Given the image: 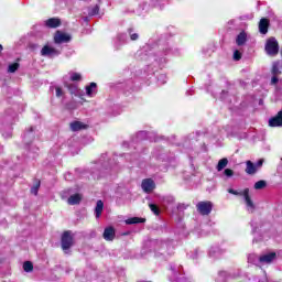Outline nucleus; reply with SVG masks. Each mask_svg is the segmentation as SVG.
Returning <instances> with one entry per match:
<instances>
[{"instance_id": "23", "label": "nucleus", "mask_w": 282, "mask_h": 282, "mask_svg": "<svg viewBox=\"0 0 282 282\" xmlns=\"http://www.w3.org/2000/svg\"><path fill=\"white\" fill-rule=\"evenodd\" d=\"M268 28H270V20L262 18L259 22L260 34H268Z\"/></svg>"}, {"instance_id": "61", "label": "nucleus", "mask_w": 282, "mask_h": 282, "mask_svg": "<svg viewBox=\"0 0 282 282\" xmlns=\"http://www.w3.org/2000/svg\"><path fill=\"white\" fill-rule=\"evenodd\" d=\"M200 237H206V232H200Z\"/></svg>"}, {"instance_id": "57", "label": "nucleus", "mask_w": 282, "mask_h": 282, "mask_svg": "<svg viewBox=\"0 0 282 282\" xmlns=\"http://www.w3.org/2000/svg\"><path fill=\"white\" fill-rule=\"evenodd\" d=\"M207 91H210L212 96H214V98H217V93L215 91V89L207 88Z\"/></svg>"}, {"instance_id": "10", "label": "nucleus", "mask_w": 282, "mask_h": 282, "mask_svg": "<svg viewBox=\"0 0 282 282\" xmlns=\"http://www.w3.org/2000/svg\"><path fill=\"white\" fill-rule=\"evenodd\" d=\"M265 52L269 56H276L279 54V42L274 37H270L265 44Z\"/></svg>"}, {"instance_id": "45", "label": "nucleus", "mask_w": 282, "mask_h": 282, "mask_svg": "<svg viewBox=\"0 0 282 282\" xmlns=\"http://www.w3.org/2000/svg\"><path fill=\"white\" fill-rule=\"evenodd\" d=\"M228 193H230V195H236L238 197H243V191L239 192V191H236V189H232V188H228Z\"/></svg>"}, {"instance_id": "2", "label": "nucleus", "mask_w": 282, "mask_h": 282, "mask_svg": "<svg viewBox=\"0 0 282 282\" xmlns=\"http://www.w3.org/2000/svg\"><path fill=\"white\" fill-rule=\"evenodd\" d=\"M117 158V155H113L112 159H109L108 154H102L96 163L94 171L91 172L94 180H100V177H105V173L113 171V169H116Z\"/></svg>"}, {"instance_id": "14", "label": "nucleus", "mask_w": 282, "mask_h": 282, "mask_svg": "<svg viewBox=\"0 0 282 282\" xmlns=\"http://www.w3.org/2000/svg\"><path fill=\"white\" fill-rule=\"evenodd\" d=\"M282 72V63L281 62H274L272 66V78H271V85H276L279 83V74Z\"/></svg>"}, {"instance_id": "44", "label": "nucleus", "mask_w": 282, "mask_h": 282, "mask_svg": "<svg viewBox=\"0 0 282 282\" xmlns=\"http://www.w3.org/2000/svg\"><path fill=\"white\" fill-rule=\"evenodd\" d=\"M166 80H167V77L165 74H161L158 76V83H160V85H166Z\"/></svg>"}, {"instance_id": "47", "label": "nucleus", "mask_w": 282, "mask_h": 282, "mask_svg": "<svg viewBox=\"0 0 282 282\" xmlns=\"http://www.w3.org/2000/svg\"><path fill=\"white\" fill-rule=\"evenodd\" d=\"M39 188H41V182H39L36 185H34V186L31 188L32 195H39Z\"/></svg>"}, {"instance_id": "55", "label": "nucleus", "mask_w": 282, "mask_h": 282, "mask_svg": "<svg viewBox=\"0 0 282 282\" xmlns=\"http://www.w3.org/2000/svg\"><path fill=\"white\" fill-rule=\"evenodd\" d=\"M64 178L66 180V182H72V173H66L65 175H64Z\"/></svg>"}, {"instance_id": "49", "label": "nucleus", "mask_w": 282, "mask_h": 282, "mask_svg": "<svg viewBox=\"0 0 282 282\" xmlns=\"http://www.w3.org/2000/svg\"><path fill=\"white\" fill-rule=\"evenodd\" d=\"M229 30H237V20H230L228 22Z\"/></svg>"}, {"instance_id": "21", "label": "nucleus", "mask_w": 282, "mask_h": 282, "mask_svg": "<svg viewBox=\"0 0 282 282\" xmlns=\"http://www.w3.org/2000/svg\"><path fill=\"white\" fill-rule=\"evenodd\" d=\"M44 25L50 29L61 28V19L58 18H50L44 21Z\"/></svg>"}, {"instance_id": "48", "label": "nucleus", "mask_w": 282, "mask_h": 282, "mask_svg": "<svg viewBox=\"0 0 282 282\" xmlns=\"http://www.w3.org/2000/svg\"><path fill=\"white\" fill-rule=\"evenodd\" d=\"M150 210H152V213H154L155 215H160V208H158V205L155 204H150Z\"/></svg>"}, {"instance_id": "11", "label": "nucleus", "mask_w": 282, "mask_h": 282, "mask_svg": "<svg viewBox=\"0 0 282 282\" xmlns=\"http://www.w3.org/2000/svg\"><path fill=\"white\" fill-rule=\"evenodd\" d=\"M142 140H151V132L148 131H139L137 134L132 138V144H137L134 149H142Z\"/></svg>"}, {"instance_id": "41", "label": "nucleus", "mask_w": 282, "mask_h": 282, "mask_svg": "<svg viewBox=\"0 0 282 282\" xmlns=\"http://www.w3.org/2000/svg\"><path fill=\"white\" fill-rule=\"evenodd\" d=\"M23 270L24 272H32V270H34V264H32L31 261H25L23 263Z\"/></svg>"}, {"instance_id": "51", "label": "nucleus", "mask_w": 282, "mask_h": 282, "mask_svg": "<svg viewBox=\"0 0 282 282\" xmlns=\"http://www.w3.org/2000/svg\"><path fill=\"white\" fill-rule=\"evenodd\" d=\"M224 174L226 175V177H232V175H235V172L230 169H226L224 171Z\"/></svg>"}, {"instance_id": "50", "label": "nucleus", "mask_w": 282, "mask_h": 282, "mask_svg": "<svg viewBox=\"0 0 282 282\" xmlns=\"http://www.w3.org/2000/svg\"><path fill=\"white\" fill-rule=\"evenodd\" d=\"M234 61H241V52L239 50L234 52Z\"/></svg>"}, {"instance_id": "60", "label": "nucleus", "mask_w": 282, "mask_h": 282, "mask_svg": "<svg viewBox=\"0 0 282 282\" xmlns=\"http://www.w3.org/2000/svg\"><path fill=\"white\" fill-rule=\"evenodd\" d=\"M3 52V45L0 44V54Z\"/></svg>"}, {"instance_id": "34", "label": "nucleus", "mask_w": 282, "mask_h": 282, "mask_svg": "<svg viewBox=\"0 0 282 282\" xmlns=\"http://www.w3.org/2000/svg\"><path fill=\"white\" fill-rule=\"evenodd\" d=\"M144 221H147V219L140 218V217H132V218H128L126 220V224L128 226H132L133 224H144Z\"/></svg>"}, {"instance_id": "39", "label": "nucleus", "mask_w": 282, "mask_h": 282, "mask_svg": "<svg viewBox=\"0 0 282 282\" xmlns=\"http://www.w3.org/2000/svg\"><path fill=\"white\" fill-rule=\"evenodd\" d=\"M124 158L128 162H135V160H138V158H140V153L134 152L132 154H124Z\"/></svg>"}, {"instance_id": "31", "label": "nucleus", "mask_w": 282, "mask_h": 282, "mask_svg": "<svg viewBox=\"0 0 282 282\" xmlns=\"http://www.w3.org/2000/svg\"><path fill=\"white\" fill-rule=\"evenodd\" d=\"M87 124L80 122V121H74L70 123V129L73 131H83V129H86Z\"/></svg>"}, {"instance_id": "16", "label": "nucleus", "mask_w": 282, "mask_h": 282, "mask_svg": "<svg viewBox=\"0 0 282 282\" xmlns=\"http://www.w3.org/2000/svg\"><path fill=\"white\" fill-rule=\"evenodd\" d=\"M141 188L144 193H153L155 189V182L153 178H144L141 183Z\"/></svg>"}, {"instance_id": "62", "label": "nucleus", "mask_w": 282, "mask_h": 282, "mask_svg": "<svg viewBox=\"0 0 282 282\" xmlns=\"http://www.w3.org/2000/svg\"><path fill=\"white\" fill-rule=\"evenodd\" d=\"M107 6H111V2H107Z\"/></svg>"}, {"instance_id": "26", "label": "nucleus", "mask_w": 282, "mask_h": 282, "mask_svg": "<svg viewBox=\"0 0 282 282\" xmlns=\"http://www.w3.org/2000/svg\"><path fill=\"white\" fill-rule=\"evenodd\" d=\"M246 164H247V167H246L247 175H254L259 171L257 169V165H254L252 161H247Z\"/></svg>"}, {"instance_id": "22", "label": "nucleus", "mask_w": 282, "mask_h": 282, "mask_svg": "<svg viewBox=\"0 0 282 282\" xmlns=\"http://www.w3.org/2000/svg\"><path fill=\"white\" fill-rule=\"evenodd\" d=\"M17 117V113H13L11 116H8L7 117V121L9 122V126H8V131H2V135L3 138H12V120H14V118Z\"/></svg>"}, {"instance_id": "53", "label": "nucleus", "mask_w": 282, "mask_h": 282, "mask_svg": "<svg viewBox=\"0 0 282 282\" xmlns=\"http://www.w3.org/2000/svg\"><path fill=\"white\" fill-rule=\"evenodd\" d=\"M263 162H265L263 159L258 160L257 163H254L256 169H261V166H263Z\"/></svg>"}, {"instance_id": "64", "label": "nucleus", "mask_w": 282, "mask_h": 282, "mask_svg": "<svg viewBox=\"0 0 282 282\" xmlns=\"http://www.w3.org/2000/svg\"><path fill=\"white\" fill-rule=\"evenodd\" d=\"M70 109H74V107H70Z\"/></svg>"}, {"instance_id": "58", "label": "nucleus", "mask_w": 282, "mask_h": 282, "mask_svg": "<svg viewBox=\"0 0 282 282\" xmlns=\"http://www.w3.org/2000/svg\"><path fill=\"white\" fill-rule=\"evenodd\" d=\"M193 259H199V250H197V249L195 250Z\"/></svg>"}, {"instance_id": "42", "label": "nucleus", "mask_w": 282, "mask_h": 282, "mask_svg": "<svg viewBox=\"0 0 282 282\" xmlns=\"http://www.w3.org/2000/svg\"><path fill=\"white\" fill-rule=\"evenodd\" d=\"M55 96L56 98H62V96H65V91H63V88H61V86H55Z\"/></svg>"}, {"instance_id": "9", "label": "nucleus", "mask_w": 282, "mask_h": 282, "mask_svg": "<svg viewBox=\"0 0 282 282\" xmlns=\"http://www.w3.org/2000/svg\"><path fill=\"white\" fill-rule=\"evenodd\" d=\"M196 210L203 216L210 215L213 213V203L210 200L198 202L196 204Z\"/></svg>"}, {"instance_id": "4", "label": "nucleus", "mask_w": 282, "mask_h": 282, "mask_svg": "<svg viewBox=\"0 0 282 282\" xmlns=\"http://www.w3.org/2000/svg\"><path fill=\"white\" fill-rule=\"evenodd\" d=\"M140 39V33L134 28H128L126 32L117 34L113 40V50L119 52L122 50L123 45H127L130 41H138Z\"/></svg>"}, {"instance_id": "46", "label": "nucleus", "mask_w": 282, "mask_h": 282, "mask_svg": "<svg viewBox=\"0 0 282 282\" xmlns=\"http://www.w3.org/2000/svg\"><path fill=\"white\" fill-rule=\"evenodd\" d=\"M80 74H78V73H72L70 74V80L73 82V83H76V82H78V80H80Z\"/></svg>"}, {"instance_id": "40", "label": "nucleus", "mask_w": 282, "mask_h": 282, "mask_svg": "<svg viewBox=\"0 0 282 282\" xmlns=\"http://www.w3.org/2000/svg\"><path fill=\"white\" fill-rule=\"evenodd\" d=\"M21 65L19 64V63H12V64H9V66H8V73L9 74H14L18 69H19V67H20Z\"/></svg>"}, {"instance_id": "29", "label": "nucleus", "mask_w": 282, "mask_h": 282, "mask_svg": "<svg viewBox=\"0 0 282 282\" xmlns=\"http://www.w3.org/2000/svg\"><path fill=\"white\" fill-rule=\"evenodd\" d=\"M105 208V203L102 200H97L96 207H95V217L96 219H99L100 215H102V210Z\"/></svg>"}, {"instance_id": "8", "label": "nucleus", "mask_w": 282, "mask_h": 282, "mask_svg": "<svg viewBox=\"0 0 282 282\" xmlns=\"http://www.w3.org/2000/svg\"><path fill=\"white\" fill-rule=\"evenodd\" d=\"M170 270L172 272V276L170 278L171 282H187L188 279L182 276V265L171 264Z\"/></svg>"}, {"instance_id": "15", "label": "nucleus", "mask_w": 282, "mask_h": 282, "mask_svg": "<svg viewBox=\"0 0 282 282\" xmlns=\"http://www.w3.org/2000/svg\"><path fill=\"white\" fill-rule=\"evenodd\" d=\"M69 41H72V35H69L67 33H63L61 31H57L54 36V42L57 45H61V43H69Z\"/></svg>"}, {"instance_id": "36", "label": "nucleus", "mask_w": 282, "mask_h": 282, "mask_svg": "<svg viewBox=\"0 0 282 282\" xmlns=\"http://www.w3.org/2000/svg\"><path fill=\"white\" fill-rule=\"evenodd\" d=\"M229 274V280L230 279H239L241 276V269H234L230 271H227Z\"/></svg>"}, {"instance_id": "25", "label": "nucleus", "mask_w": 282, "mask_h": 282, "mask_svg": "<svg viewBox=\"0 0 282 282\" xmlns=\"http://www.w3.org/2000/svg\"><path fill=\"white\" fill-rule=\"evenodd\" d=\"M65 87L68 89L72 96H80V89L78 88L77 84L74 83H65Z\"/></svg>"}, {"instance_id": "33", "label": "nucleus", "mask_w": 282, "mask_h": 282, "mask_svg": "<svg viewBox=\"0 0 282 282\" xmlns=\"http://www.w3.org/2000/svg\"><path fill=\"white\" fill-rule=\"evenodd\" d=\"M166 1L169 0H150V3L152 8H159V10H162V8L166 6Z\"/></svg>"}, {"instance_id": "56", "label": "nucleus", "mask_w": 282, "mask_h": 282, "mask_svg": "<svg viewBox=\"0 0 282 282\" xmlns=\"http://www.w3.org/2000/svg\"><path fill=\"white\" fill-rule=\"evenodd\" d=\"M252 234L257 232V224L254 220L251 221Z\"/></svg>"}, {"instance_id": "43", "label": "nucleus", "mask_w": 282, "mask_h": 282, "mask_svg": "<svg viewBox=\"0 0 282 282\" xmlns=\"http://www.w3.org/2000/svg\"><path fill=\"white\" fill-rule=\"evenodd\" d=\"M163 204H167V205L175 204V197L173 196L163 197Z\"/></svg>"}, {"instance_id": "12", "label": "nucleus", "mask_w": 282, "mask_h": 282, "mask_svg": "<svg viewBox=\"0 0 282 282\" xmlns=\"http://www.w3.org/2000/svg\"><path fill=\"white\" fill-rule=\"evenodd\" d=\"M41 56L46 58H56V56H61V50L54 48L50 46V44H46L41 50Z\"/></svg>"}, {"instance_id": "5", "label": "nucleus", "mask_w": 282, "mask_h": 282, "mask_svg": "<svg viewBox=\"0 0 282 282\" xmlns=\"http://www.w3.org/2000/svg\"><path fill=\"white\" fill-rule=\"evenodd\" d=\"M152 246L159 254H171L174 248L173 240H153Z\"/></svg>"}, {"instance_id": "1", "label": "nucleus", "mask_w": 282, "mask_h": 282, "mask_svg": "<svg viewBox=\"0 0 282 282\" xmlns=\"http://www.w3.org/2000/svg\"><path fill=\"white\" fill-rule=\"evenodd\" d=\"M182 50L173 45V40L161 37L158 42H149L137 51L134 58L139 63H145L147 69L141 78L153 76L158 69H163L169 63V56H180Z\"/></svg>"}, {"instance_id": "7", "label": "nucleus", "mask_w": 282, "mask_h": 282, "mask_svg": "<svg viewBox=\"0 0 282 282\" xmlns=\"http://www.w3.org/2000/svg\"><path fill=\"white\" fill-rule=\"evenodd\" d=\"M100 3H102V0H99V3L95 6H90L83 11V21L84 23H89L90 17H98L100 14Z\"/></svg>"}, {"instance_id": "38", "label": "nucleus", "mask_w": 282, "mask_h": 282, "mask_svg": "<svg viewBox=\"0 0 282 282\" xmlns=\"http://www.w3.org/2000/svg\"><path fill=\"white\" fill-rule=\"evenodd\" d=\"M265 186H268V183L265 181L261 180V181H258L254 183L253 188L256 191H262V188H265Z\"/></svg>"}, {"instance_id": "17", "label": "nucleus", "mask_w": 282, "mask_h": 282, "mask_svg": "<svg viewBox=\"0 0 282 282\" xmlns=\"http://www.w3.org/2000/svg\"><path fill=\"white\" fill-rule=\"evenodd\" d=\"M276 259V252H269L260 256V265H270Z\"/></svg>"}, {"instance_id": "3", "label": "nucleus", "mask_w": 282, "mask_h": 282, "mask_svg": "<svg viewBox=\"0 0 282 282\" xmlns=\"http://www.w3.org/2000/svg\"><path fill=\"white\" fill-rule=\"evenodd\" d=\"M41 137V132L35 126H31L25 129L22 140L24 142L25 149L29 152V158H36L39 155V147L34 144V140Z\"/></svg>"}, {"instance_id": "35", "label": "nucleus", "mask_w": 282, "mask_h": 282, "mask_svg": "<svg viewBox=\"0 0 282 282\" xmlns=\"http://www.w3.org/2000/svg\"><path fill=\"white\" fill-rule=\"evenodd\" d=\"M226 166H228V159L224 158L218 161L216 169L218 172H221L225 170Z\"/></svg>"}, {"instance_id": "30", "label": "nucleus", "mask_w": 282, "mask_h": 282, "mask_svg": "<svg viewBox=\"0 0 282 282\" xmlns=\"http://www.w3.org/2000/svg\"><path fill=\"white\" fill-rule=\"evenodd\" d=\"M227 281H230L228 271H219L216 278V282H227Z\"/></svg>"}, {"instance_id": "20", "label": "nucleus", "mask_w": 282, "mask_h": 282, "mask_svg": "<svg viewBox=\"0 0 282 282\" xmlns=\"http://www.w3.org/2000/svg\"><path fill=\"white\" fill-rule=\"evenodd\" d=\"M102 237L105 241H113L116 239V229L113 227H106Z\"/></svg>"}, {"instance_id": "6", "label": "nucleus", "mask_w": 282, "mask_h": 282, "mask_svg": "<svg viewBox=\"0 0 282 282\" xmlns=\"http://www.w3.org/2000/svg\"><path fill=\"white\" fill-rule=\"evenodd\" d=\"M61 246L65 254H69V250L74 246V236H72V231H64L61 239Z\"/></svg>"}, {"instance_id": "18", "label": "nucleus", "mask_w": 282, "mask_h": 282, "mask_svg": "<svg viewBox=\"0 0 282 282\" xmlns=\"http://www.w3.org/2000/svg\"><path fill=\"white\" fill-rule=\"evenodd\" d=\"M226 250L221 249L219 246L212 247L208 252L210 259H219L225 254Z\"/></svg>"}, {"instance_id": "54", "label": "nucleus", "mask_w": 282, "mask_h": 282, "mask_svg": "<svg viewBox=\"0 0 282 282\" xmlns=\"http://www.w3.org/2000/svg\"><path fill=\"white\" fill-rule=\"evenodd\" d=\"M219 98L220 100H226V98H228V91L221 90Z\"/></svg>"}, {"instance_id": "28", "label": "nucleus", "mask_w": 282, "mask_h": 282, "mask_svg": "<svg viewBox=\"0 0 282 282\" xmlns=\"http://www.w3.org/2000/svg\"><path fill=\"white\" fill-rule=\"evenodd\" d=\"M248 263H252V265H261V256H257L256 253H250L248 256Z\"/></svg>"}, {"instance_id": "63", "label": "nucleus", "mask_w": 282, "mask_h": 282, "mask_svg": "<svg viewBox=\"0 0 282 282\" xmlns=\"http://www.w3.org/2000/svg\"><path fill=\"white\" fill-rule=\"evenodd\" d=\"M257 241V239H253V242Z\"/></svg>"}, {"instance_id": "27", "label": "nucleus", "mask_w": 282, "mask_h": 282, "mask_svg": "<svg viewBox=\"0 0 282 282\" xmlns=\"http://www.w3.org/2000/svg\"><path fill=\"white\" fill-rule=\"evenodd\" d=\"M82 199L83 197L80 196V194H74L67 199V204H69V206H76L80 204Z\"/></svg>"}, {"instance_id": "19", "label": "nucleus", "mask_w": 282, "mask_h": 282, "mask_svg": "<svg viewBox=\"0 0 282 282\" xmlns=\"http://www.w3.org/2000/svg\"><path fill=\"white\" fill-rule=\"evenodd\" d=\"M269 127H278L281 128L282 127V110H280L276 116L272 117L269 119Z\"/></svg>"}, {"instance_id": "59", "label": "nucleus", "mask_w": 282, "mask_h": 282, "mask_svg": "<svg viewBox=\"0 0 282 282\" xmlns=\"http://www.w3.org/2000/svg\"><path fill=\"white\" fill-rule=\"evenodd\" d=\"M258 282H268V276L264 275V278L260 279Z\"/></svg>"}, {"instance_id": "52", "label": "nucleus", "mask_w": 282, "mask_h": 282, "mask_svg": "<svg viewBox=\"0 0 282 282\" xmlns=\"http://www.w3.org/2000/svg\"><path fill=\"white\" fill-rule=\"evenodd\" d=\"M176 208H177V210H180V213H182V212L186 210V208H188V205L178 204Z\"/></svg>"}, {"instance_id": "37", "label": "nucleus", "mask_w": 282, "mask_h": 282, "mask_svg": "<svg viewBox=\"0 0 282 282\" xmlns=\"http://www.w3.org/2000/svg\"><path fill=\"white\" fill-rule=\"evenodd\" d=\"M147 12V11H149V4H147V2H141L140 4H139V8L137 9V14L140 17L141 14H142V12Z\"/></svg>"}, {"instance_id": "13", "label": "nucleus", "mask_w": 282, "mask_h": 282, "mask_svg": "<svg viewBox=\"0 0 282 282\" xmlns=\"http://www.w3.org/2000/svg\"><path fill=\"white\" fill-rule=\"evenodd\" d=\"M243 199H245L247 212H249L250 214L254 213L257 210V205H254V202H252V198L250 197L249 188L243 189Z\"/></svg>"}, {"instance_id": "24", "label": "nucleus", "mask_w": 282, "mask_h": 282, "mask_svg": "<svg viewBox=\"0 0 282 282\" xmlns=\"http://www.w3.org/2000/svg\"><path fill=\"white\" fill-rule=\"evenodd\" d=\"M247 42H248V33H246V31L240 32L236 36V44L238 45V47L243 46V44Z\"/></svg>"}, {"instance_id": "32", "label": "nucleus", "mask_w": 282, "mask_h": 282, "mask_svg": "<svg viewBox=\"0 0 282 282\" xmlns=\"http://www.w3.org/2000/svg\"><path fill=\"white\" fill-rule=\"evenodd\" d=\"M96 87H98L96 83H90V85L86 86V95L93 98L94 94H96Z\"/></svg>"}]
</instances>
